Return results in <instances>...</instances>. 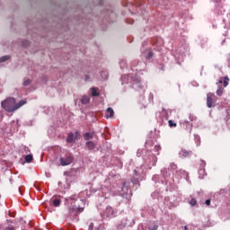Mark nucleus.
Returning a JSON list of instances; mask_svg holds the SVG:
<instances>
[{"instance_id":"nucleus-31","label":"nucleus","mask_w":230,"mask_h":230,"mask_svg":"<svg viewBox=\"0 0 230 230\" xmlns=\"http://www.w3.org/2000/svg\"><path fill=\"white\" fill-rule=\"evenodd\" d=\"M154 230H157V226H155Z\"/></svg>"},{"instance_id":"nucleus-25","label":"nucleus","mask_w":230,"mask_h":230,"mask_svg":"<svg viewBox=\"0 0 230 230\" xmlns=\"http://www.w3.org/2000/svg\"><path fill=\"white\" fill-rule=\"evenodd\" d=\"M107 211H111V215H113L114 210H112V208H107Z\"/></svg>"},{"instance_id":"nucleus-10","label":"nucleus","mask_w":230,"mask_h":230,"mask_svg":"<svg viewBox=\"0 0 230 230\" xmlns=\"http://www.w3.org/2000/svg\"><path fill=\"white\" fill-rule=\"evenodd\" d=\"M89 102H91V98L87 95H84L81 99V103L83 105H87V103H89Z\"/></svg>"},{"instance_id":"nucleus-30","label":"nucleus","mask_w":230,"mask_h":230,"mask_svg":"<svg viewBox=\"0 0 230 230\" xmlns=\"http://www.w3.org/2000/svg\"><path fill=\"white\" fill-rule=\"evenodd\" d=\"M203 164H206V162L202 161Z\"/></svg>"},{"instance_id":"nucleus-4","label":"nucleus","mask_w":230,"mask_h":230,"mask_svg":"<svg viewBox=\"0 0 230 230\" xmlns=\"http://www.w3.org/2000/svg\"><path fill=\"white\" fill-rule=\"evenodd\" d=\"M215 93H209L207 94V106L208 109H211L213 107V103H215Z\"/></svg>"},{"instance_id":"nucleus-27","label":"nucleus","mask_w":230,"mask_h":230,"mask_svg":"<svg viewBox=\"0 0 230 230\" xmlns=\"http://www.w3.org/2000/svg\"><path fill=\"white\" fill-rule=\"evenodd\" d=\"M125 188H127V187H125V182H124L123 187H122V191H125Z\"/></svg>"},{"instance_id":"nucleus-9","label":"nucleus","mask_w":230,"mask_h":230,"mask_svg":"<svg viewBox=\"0 0 230 230\" xmlns=\"http://www.w3.org/2000/svg\"><path fill=\"white\" fill-rule=\"evenodd\" d=\"M219 84H224V87H227L229 85V77L225 76L219 80Z\"/></svg>"},{"instance_id":"nucleus-29","label":"nucleus","mask_w":230,"mask_h":230,"mask_svg":"<svg viewBox=\"0 0 230 230\" xmlns=\"http://www.w3.org/2000/svg\"><path fill=\"white\" fill-rule=\"evenodd\" d=\"M26 42V46H28V44H30V42H28V41H25Z\"/></svg>"},{"instance_id":"nucleus-1","label":"nucleus","mask_w":230,"mask_h":230,"mask_svg":"<svg viewBox=\"0 0 230 230\" xmlns=\"http://www.w3.org/2000/svg\"><path fill=\"white\" fill-rule=\"evenodd\" d=\"M23 105H26V100H21L17 103L13 97H7L1 102V107L5 112H15V111H19Z\"/></svg>"},{"instance_id":"nucleus-22","label":"nucleus","mask_w":230,"mask_h":230,"mask_svg":"<svg viewBox=\"0 0 230 230\" xmlns=\"http://www.w3.org/2000/svg\"><path fill=\"white\" fill-rule=\"evenodd\" d=\"M70 200L75 201L77 199L76 195H72L69 197Z\"/></svg>"},{"instance_id":"nucleus-2","label":"nucleus","mask_w":230,"mask_h":230,"mask_svg":"<svg viewBox=\"0 0 230 230\" xmlns=\"http://www.w3.org/2000/svg\"><path fill=\"white\" fill-rule=\"evenodd\" d=\"M80 213H84V208L78 207L75 208V207H69L68 208V216L70 217H75L76 215H80Z\"/></svg>"},{"instance_id":"nucleus-15","label":"nucleus","mask_w":230,"mask_h":230,"mask_svg":"<svg viewBox=\"0 0 230 230\" xmlns=\"http://www.w3.org/2000/svg\"><path fill=\"white\" fill-rule=\"evenodd\" d=\"M131 182L132 184H134L135 186H139V180L136 179V178H131Z\"/></svg>"},{"instance_id":"nucleus-26","label":"nucleus","mask_w":230,"mask_h":230,"mask_svg":"<svg viewBox=\"0 0 230 230\" xmlns=\"http://www.w3.org/2000/svg\"><path fill=\"white\" fill-rule=\"evenodd\" d=\"M152 57H153L152 52H150L148 55V58H152Z\"/></svg>"},{"instance_id":"nucleus-17","label":"nucleus","mask_w":230,"mask_h":230,"mask_svg":"<svg viewBox=\"0 0 230 230\" xmlns=\"http://www.w3.org/2000/svg\"><path fill=\"white\" fill-rule=\"evenodd\" d=\"M92 96H100V93L96 91V88H92Z\"/></svg>"},{"instance_id":"nucleus-6","label":"nucleus","mask_w":230,"mask_h":230,"mask_svg":"<svg viewBox=\"0 0 230 230\" xmlns=\"http://www.w3.org/2000/svg\"><path fill=\"white\" fill-rule=\"evenodd\" d=\"M85 146L88 150H94V148H96V144L93 141H88L85 143Z\"/></svg>"},{"instance_id":"nucleus-20","label":"nucleus","mask_w":230,"mask_h":230,"mask_svg":"<svg viewBox=\"0 0 230 230\" xmlns=\"http://www.w3.org/2000/svg\"><path fill=\"white\" fill-rule=\"evenodd\" d=\"M190 206H195L197 204V199H191L190 201Z\"/></svg>"},{"instance_id":"nucleus-3","label":"nucleus","mask_w":230,"mask_h":230,"mask_svg":"<svg viewBox=\"0 0 230 230\" xmlns=\"http://www.w3.org/2000/svg\"><path fill=\"white\" fill-rule=\"evenodd\" d=\"M73 161H75V158L70 155L59 158L61 166H69V164H73Z\"/></svg>"},{"instance_id":"nucleus-24","label":"nucleus","mask_w":230,"mask_h":230,"mask_svg":"<svg viewBox=\"0 0 230 230\" xmlns=\"http://www.w3.org/2000/svg\"><path fill=\"white\" fill-rule=\"evenodd\" d=\"M171 166H172V170H176L177 169V164H171Z\"/></svg>"},{"instance_id":"nucleus-14","label":"nucleus","mask_w":230,"mask_h":230,"mask_svg":"<svg viewBox=\"0 0 230 230\" xmlns=\"http://www.w3.org/2000/svg\"><path fill=\"white\" fill-rule=\"evenodd\" d=\"M190 154V151H186V150H181V153L182 157H188Z\"/></svg>"},{"instance_id":"nucleus-19","label":"nucleus","mask_w":230,"mask_h":230,"mask_svg":"<svg viewBox=\"0 0 230 230\" xmlns=\"http://www.w3.org/2000/svg\"><path fill=\"white\" fill-rule=\"evenodd\" d=\"M30 84H31V80H30V79H25L23 81L24 87H28V85H30Z\"/></svg>"},{"instance_id":"nucleus-28","label":"nucleus","mask_w":230,"mask_h":230,"mask_svg":"<svg viewBox=\"0 0 230 230\" xmlns=\"http://www.w3.org/2000/svg\"><path fill=\"white\" fill-rule=\"evenodd\" d=\"M8 230H15L13 227H9Z\"/></svg>"},{"instance_id":"nucleus-11","label":"nucleus","mask_w":230,"mask_h":230,"mask_svg":"<svg viewBox=\"0 0 230 230\" xmlns=\"http://www.w3.org/2000/svg\"><path fill=\"white\" fill-rule=\"evenodd\" d=\"M25 161H26V163H31V161H33V155H27L25 156Z\"/></svg>"},{"instance_id":"nucleus-12","label":"nucleus","mask_w":230,"mask_h":230,"mask_svg":"<svg viewBox=\"0 0 230 230\" xmlns=\"http://www.w3.org/2000/svg\"><path fill=\"white\" fill-rule=\"evenodd\" d=\"M53 204H54L55 208H58V206H60V204H61V201L58 199H55L53 200Z\"/></svg>"},{"instance_id":"nucleus-5","label":"nucleus","mask_w":230,"mask_h":230,"mask_svg":"<svg viewBox=\"0 0 230 230\" xmlns=\"http://www.w3.org/2000/svg\"><path fill=\"white\" fill-rule=\"evenodd\" d=\"M106 115H105V118L107 119H109V118H114V110H112V108L109 107L107 110H106ZM110 114V115H109Z\"/></svg>"},{"instance_id":"nucleus-18","label":"nucleus","mask_w":230,"mask_h":230,"mask_svg":"<svg viewBox=\"0 0 230 230\" xmlns=\"http://www.w3.org/2000/svg\"><path fill=\"white\" fill-rule=\"evenodd\" d=\"M168 123H169V127H171V128L177 127V123H175L173 120H169Z\"/></svg>"},{"instance_id":"nucleus-13","label":"nucleus","mask_w":230,"mask_h":230,"mask_svg":"<svg viewBox=\"0 0 230 230\" xmlns=\"http://www.w3.org/2000/svg\"><path fill=\"white\" fill-rule=\"evenodd\" d=\"M6 60H10V56H4L0 58V63L6 62Z\"/></svg>"},{"instance_id":"nucleus-8","label":"nucleus","mask_w":230,"mask_h":230,"mask_svg":"<svg viewBox=\"0 0 230 230\" xmlns=\"http://www.w3.org/2000/svg\"><path fill=\"white\" fill-rule=\"evenodd\" d=\"M93 137H94V132H87L84 135L85 141H89V139H93Z\"/></svg>"},{"instance_id":"nucleus-16","label":"nucleus","mask_w":230,"mask_h":230,"mask_svg":"<svg viewBox=\"0 0 230 230\" xmlns=\"http://www.w3.org/2000/svg\"><path fill=\"white\" fill-rule=\"evenodd\" d=\"M217 96H222V94H224V88L220 87L219 89H217Z\"/></svg>"},{"instance_id":"nucleus-23","label":"nucleus","mask_w":230,"mask_h":230,"mask_svg":"<svg viewBox=\"0 0 230 230\" xmlns=\"http://www.w3.org/2000/svg\"><path fill=\"white\" fill-rule=\"evenodd\" d=\"M205 204H206L207 206H210V205H211V199H207V200L205 201Z\"/></svg>"},{"instance_id":"nucleus-21","label":"nucleus","mask_w":230,"mask_h":230,"mask_svg":"<svg viewBox=\"0 0 230 230\" xmlns=\"http://www.w3.org/2000/svg\"><path fill=\"white\" fill-rule=\"evenodd\" d=\"M74 137H75V139H78V137H80V131L77 130L74 133Z\"/></svg>"},{"instance_id":"nucleus-7","label":"nucleus","mask_w":230,"mask_h":230,"mask_svg":"<svg viewBox=\"0 0 230 230\" xmlns=\"http://www.w3.org/2000/svg\"><path fill=\"white\" fill-rule=\"evenodd\" d=\"M75 139H76V137H75V134L69 133L66 137V143H75Z\"/></svg>"}]
</instances>
